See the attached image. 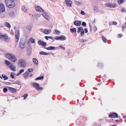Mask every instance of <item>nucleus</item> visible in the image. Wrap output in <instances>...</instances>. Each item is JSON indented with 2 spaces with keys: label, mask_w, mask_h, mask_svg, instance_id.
Masks as SVG:
<instances>
[{
  "label": "nucleus",
  "mask_w": 126,
  "mask_h": 126,
  "mask_svg": "<svg viewBox=\"0 0 126 126\" xmlns=\"http://www.w3.org/2000/svg\"><path fill=\"white\" fill-rule=\"evenodd\" d=\"M32 27L30 26H27V29L29 31H30L32 29Z\"/></svg>",
  "instance_id": "79ce46f5"
},
{
  "label": "nucleus",
  "mask_w": 126,
  "mask_h": 126,
  "mask_svg": "<svg viewBox=\"0 0 126 126\" xmlns=\"http://www.w3.org/2000/svg\"><path fill=\"white\" fill-rule=\"evenodd\" d=\"M126 27V23H125L124 25L122 27V29L123 30L124 28Z\"/></svg>",
  "instance_id": "de8ad7c7"
},
{
  "label": "nucleus",
  "mask_w": 126,
  "mask_h": 126,
  "mask_svg": "<svg viewBox=\"0 0 126 126\" xmlns=\"http://www.w3.org/2000/svg\"><path fill=\"white\" fill-rule=\"evenodd\" d=\"M28 95V94H25L23 95L22 96V97H24V99H25L26 98V97Z\"/></svg>",
  "instance_id": "c03bdc74"
},
{
  "label": "nucleus",
  "mask_w": 126,
  "mask_h": 126,
  "mask_svg": "<svg viewBox=\"0 0 126 126\" xmlns=\"http://www.w3.org/2000/svg\"><path fill=\"white\" fill-rule=\"evenodd\" d=\"M89 27L90 28V31L91 32L92 31V26L90 24L89 25Z\"/></svg>",
  "instance_id": "6e6d98bb"
},
{
  "label": "nucleus",
  "mask_w": 126,
  "mask_h": 126,
  "mask_svg": "<svg viewBox=\"0 0 126 126\" xmlns=\"http://www.w3.org/2000/svg\"><path fill=\"white\" fill-rule=\"evenodd\" d=\"M10 15L12 17H14L15 16V15L14 14V11H11L9 13Z\"/></svg>",
  "instance_id": "5701e85b"
},
{
  "label": "nucleus",
  "mask_w": 126,
  "mask_h": 126,
  "mask_svg": "<svg viewBox=\"0 0 126 126\" xmlns=\"http://www.w3.org/2000/svg\"><path fill=\"white\" fill-rule=\"evenodd\" d=\"M6 57L8 59L10 60L12 62H16L17 61V59L13 55L10 53L6 54L5 55Z\"/></svg>",
  "instance_id": "f257e3e1"
},
{
  "label": "nucleus",
  "mask_w": 126,
  "mask_h": 126,
  "mask_svg": "<svg viewBox=\"0 0 126 126\" xmlns=\"http://www.w3.org/2000/svg\"><path fill=\"white\" fill-rule=\"evenodd\" d=\"M29 40L32 43H34L35 42L34 39L32 38H30Z\"/></svg>",
  "instance_id": "c9c22d12"
},
{
  "label": "nucleus",
  "mask_w": 126,
  "mask_h": 126,
  "mask_svg": "<svg viewBox=\"0 0 126 126\" xmlns=\"http://www.w3.org/2000/svg\"><path fill=\"white\" fill-rule=\"evenodd\" d=\"M22 10L24 12H26L27 11V9L26 7L24 6H23L22 8Z\"/></svg>",
  "instance_id": "c85d7f7f"
},
{
  "label": "nucleus",
  "mask_w": 126,
  "mask_h": 126,
  "mask_svg": "<svg viewBox=\"0 0 126 126\" xmlns=\"http://www.w3.org/2000/svg\"><path fill=\"white\" fill-rule=\"evenodd\" d=\"M5 63L9 67L10 66V65L11 64V63L8 61L7 60L5 61Z\"/></svg>",
  "instance_id": "aec40b11"
},
{
  "label": "nucleus",
  "mask_w": 126,
  "mask_h": 126,
  "mask_svg": "<svg viewBox=\"0 0 126 126\" xmlns=\"http://www.w3.org/2000/svg\"><path fill=\"white\" fill-rule=\"evenodd\" d=\"M55 39L56 40L63 41L65 40L66 38L63 35L59 37L56 36Z\"/></svg>",
  "instance_id": "0eeeda50"
},
{
  "label": "nucleus",
  "mask_w": 126,
  "mask_h": 126,
  "mask_svg": "<svg viewBox=\"0 0 126 126\" xmlns=\"http://www.w3.org/2000/svg\"><path fill=\"white\" fill-rule=\"evenodd\" d=\"M18 66L21 67H25L26 66V63L25 61L23 60L20 59L18 61Z\"/></svg>",
  "instance_id": "7ed1b4c3"
},
{
  "label": "nucleus",
  "mask_w": 126,
  "mask_h": 126,
  "mask_svg": "<svg viewBox=\"0 0 126 126\" xmlns=\"http://www.w3.org/2000/svg\"><path fill=\"white\" fill-rule=\"evenodd\" d=\"M19 47L21 49H24L25 47V42L23 40H20L19 44Z\"/></svg>",
  "instance_id": "20e7f679"
},
{
  "label": "nucleus",
  "mask_w": 126,
  "mask_h": 126,
  "mask_svg": "<svg viewBox=\"0 0 126 126\" xmlns=\"http://www.w3.org/2000/svg\"><path fill=\"white\" fill-rule=\"evenodd\" d=\"M84 31H85V33H87L88 32V30L86 28H85L84 29Z\"/></svg>",
  "instance_id": "052dcab7"
},
{
  "label": "nucleus",
  "mask_w": 126,
  "mask_h": 126,
  "mask_svg": "<svg viewBox=\"0 0 126 126\" xmlns=\"http://www.w3.org/2000/svg\"><path fill=\"white\" fill-rule=\"evenodd\" d=\"M80 13L83 15H84L85 14L84 12L82 10H81Z\"/></svg>",
  "instance_id": "603ef678"
},
{
  "label": "nucleus",
  "mask_w": 126,
  "mask_h": 126,
  "mask_svg": "<svg viewBox=\"0 0 126 126\" xmlns=\"http://www.w3.org/2000/svg\"><path fill=\"white\" fill-rule=\"evenodd\" d=\"M35 8L36 10L37 11L40 12L42 13H45L44 11L41 7L39 6H35Z\"/></svg>",
  "instance_id": "6e6552de"
},
{
  "label": "nucleus",
  "mask_w": 126,
  "mask_h": 126,
  "mask_svg": "<svg viewBox=\"0 0 126 126\" xmlns=\"http://www.w3.org/2000/svg\"><path fill=\"white\" fill-rule=\"evenodd\" d=\"M121 11L122 12H126V9L125 8H122Z\"/></svg>",
  "instance_id": "a18cd8bd"
},
{
  "label": "nucleus",
  "mask_w": 126,
  "mask_h": 126,
  "mask_svg": "<svg viewBox=\"0 0 126 126\" xmlns=\"http://www.w3.org/2000/svg\"><path fill=\"white\" fill-rule=\"evenodd\" d=\"M51 32V30L50 29H46L44 30V33L45 34H49Z\"/></svg>",
  "instance_id": "dca6fc26"
},
{
  "label": "nucleus",
  "mask_w": 126,
  "mask_h": 126,
  "mask_svg": "<svg viewBox=\"0 0 126 126\" xmlns=\"http://www.w3.org/2000/svg\"><path fill=\"white\" fill-rule=\"evenodd\" d=\"M123 118L124 119H125L126 118V116H124L123 117Z\"/></svg>",
  "instance_id": "774afa93"
},
{
  "label": "nucleus",
  "mask_w": 126,
  "mask_h": 126,
  "mask_svg": "<svg viewBox=\"0 0 126 126\" xmlns=\"http://www.w3.org/2000/svg\"><path fill=\"white\" fill-rule=\"evenodd\" d=\"M102 38L103 41L105 43H106L107 41V39L105 37H104V36H102Z\"/></svg>",
  "instance_id": "c756f323"
},
{
  "label": "nucleus",
  "mask_w": 126,
  "mask_h": 126,
  "mask_svg": "<svg viewBox=\"0 0 126 126\" xmlns=\"http://www.w3.org/2000/svg\"><path fill=\"white\" fill-rule=\"evenodd\" d=\"M33 61L34 63L36 64H38V61L37 59L35 58L33 59Z\"/></svg>",
  "instance_id": "bb28decb"
},
{
  "label": "nucleus",
  "mask_w": 126,
  "mask_h": 126,
  "mask_svg": "<svg viewBox=\"0 0 126 126\" xmlns=\"http://www.w3.org/2000/svg\"><path fill=\"white\" fill-rule=\"evenodd\" d=\"M3 91L4 92V93H6V92L8 90V89H7V88H5V87L3 88Z\"/></svg>",
  "instance_id": "49530a36"
},
{
  "label": "nucleus",
  "mask_w": 126,
  "mask_h": 126,
  "mask_svg": "<svg viewBox=\"0 0 126 126\" xmlns=\"http://www.w3.org/2000/svg\"><path fill=\"white\" fill-rule=\"evenodd\" d=\"M75 3L76 4H77L78 5H79L80 4V3L79 2V1H76L75 2Z\"/></svg>",
  "instance_id": "5fc2aeb1"
},
{
  "label": "nucleus",
  "mask_w": 126,
  "mask_h": 126,
  "mask_svg": "<svg viewBox=\"0 0 126 126\" xmlns=\"http://www.w3.org/2000/svg\"><path fill=\"white\" fill-rule=\"evenodd\" d=\"M126 0H118L117 2L119 4H120L124 2Z\"/></svg>",
  "instance_id": "cd10ccee"
},
{
  "label": "nucleus",
  "mask_w": 126,
  "mask_h": 126,
  "mask_svg": "<svg viewBox=\"0 0 126 126\" xmlns=\"http://www.w3.org/2000/svg\"><path fill=\"white\" fill-rule=\"evenodd\" d=\"M15 36L16 38V42H18L19 40V32L18 31L16 30L15 32Z\"/></svg>",
  "instance_id": "39448f33"
},
{
  "label": "nucleus",
  "mask_w": 126,
  "mask_h": 126,
  "mask_svg": "<svg viewBox=\"0 0 126 126\" xmlns=\"http://www.w3.org/2000/svg\"><path fill=\"white\" fill-rule=\"evenodd\" d=\"M45 38L47 40L48 39V38H49L48 37V36H46Z\"/></svg>",
  "instance_id": "680f3d73"
},
{
  "label": "nucleus",
  "mask_w": 126,
  "mask_h": 126,
  "mask_svg": "<svg viewBox=\"0 0 126 126\" xmlns=\"http://www.w3.org/2000/svg\"><path fill=\"white\" fill-rule=\"evenodd\" d=\"M43 43H42V45H43L44 47H45L46 46V43L45 42H44L43 41Z\"/></svg>",
  "instance_id": "864d4df0"
},
{
  "label": "nucleus",
  "mask_w": 126,
  "mask_h": 126,
  "mask_svg": "<svg viewBox=\"0 0 126 126\" xmlns=\"http://www.w3.org/2000/svg\"><path fill=\"white\" fill-rule=\"evenodd\" d=\"M112 23L114 25H116L117 24V23L115 21H113Z\"/></svg>",
  "instance_id": "bf43d9fd"
},
{
  "label": "nucleus",
  "mask_w": 126,
  "mask_h": 126,
  "mask_svg": "<svg viewBox=\"0 0 126 126\" xmlns=\"http://www.w3.org/2000/svg\"><path fill=\"white\" fill-rule=\"evenodd\" d=\"M9 68L13 71H16V69L15 66L13 65H11L10 66Z\"/></svg>",
  "instance_id": "6ab92c4d"
},
{
  "label": "nucleus",
  "mask_w": 126,
  "mask_h": 126,
  "mask_svg": "<svg viewBox=\"0 0 126 126\" xmlns=\"http://www.w3.org/2000/svg\"><path fill=\"white\" fill-rule=\"evenodd\" d=\"M8 90L12 93H15L16 92V89L10 87H8Z\"/></svg>",
  "instance_id": "ddd939ff"
},
{
  "label": "nucleus",
  "mask_w": 126,
  "mask_h": 126,
  "mask_svg": "<svg viewBox=\"0 0 126 126\" xmlns=\"http://www.w3.org/2000/svg\"><path fill=\"white\" fill-rule=\"evenodd\" d=\"M70 31L72 33H75L76 32V29L75 28L73 29L72 28L70 29Z\"/></svg>",
  "instance_id": "b1692460"
},
{
  "label": "nucleus",
  "mask_w": 126,
  "mask_h": 126,
  "mask_svg": "<svg viewBox=\"0 0 126 126\" xmlns=\"http://www.w3.org/2000/svg\"><path fill=\"white\" fill-rule=\"evenodd\" d=\"M32 74H31L30 75V77H32Z\"/></svg>",
  "instance_id": "338daca9"
},
{
  "label": "nucleus",
  "mask_w": 126,
  "mask_h": 126,
  "mask_svg": "<svg viewBox=\"0 0 126 126\" xmlns=\"http://www.w3.org/2000/svg\"><path fill=\"white\" fill-rule=\"evenodd\" d=\"M29 74L28 73V72L27 71L25 73L23 74V75L25 78L26 79L29 75Z\"/></svg>",
  "instance_id": "4be33fe9"
},
{
  "label": "nucleus",
  "mask_w": 126,
  "mask_h": 126,
  "mask_svg": "<svg viewBox=\"0 0 126 126\" xmlns=\"http://www.w3.org/2000/svg\"><path fill=\"white\" fill-rule=\"evenodd\" d=\"M55 31L56 34H60V31L57 30H55Z\"/></svg>",
  "instance_id": "4c0bfd02"
},
{
  "label": "nucleus",
  "mask_w": 126,
  "mask_h": 126,
  "mask_svg": "<svg viewBox=\"0 0 126 126\" xmlns=\"http://www.w3.org/2000/svg\"><path fill=\"white\" fill-rule=\"evenodd\" d=\"M118 35L119 36V37H122L123 36V35L121 34H119Z\"/></svg>",
  "instance_id": "e2e57ef3"
},
{
  "label": "nucleus",
  "mask_w": 126,
  "mask_h": 126,
  "mask_svg": "<svg viewBox=\"0 0 126 126\" xmlns=\"http://www.w3.org/2000/svg\"><path fill=\"white\" fill-rule=\"evenodd\" d=\"M44 78V77L42 76L41 77H39L36 79V80H38L40 79H43Z\"/></svg>",
  "instance_id": "f704fd0d"
},
{
  "label": "nucleus",
  "mask_w": 126,
  "mask_h": 126,
  "mask_svg": "<svg viewBox=\"0 0 126 126\" xmlns=\"http://www.w3.org/2000/svg\"><path fill=\"white\" fill-rule=\"evenodd\" d=\"M80 41L81 42H83L84 41L87 42V40H85V39H82L80 40Z\"/></svg>",
  "instance_id": "09e8293b"
},
{
  "label": "nucleus",
  "mask_w": 126,
  "mask_h": 126,
  "mask_svg": "<svg viewBox=\"0 0 126 126\" xmlns=\"http://www.w3.org/2000/svg\"><path fill=\"white\" fill-rule=\"evenodd\" d=\"M13 83L14 84H16L19 85H21L20 82L18 80H17V81L14 82Z\"/></svg>",
  "instance_id": "e433bc0d"
},
{
  "label": "nucleus",
  "mask_w": 126,
  "mask_h": 126,
  "mask_svg": "<svg viewBox=\"0 0 126 126\" xmlns=\"http://www.w3.org/2000/svg\"><path fill=\"white\" fill-rule=\"evenodd\" d=\"M94 11H97L98 10V7L97 6H94Z\"/></svg>",
  "instance_id": "ea45409f"
},
{
  "label": "nucleus",
  "mask_w": 126,
  "mask_h": 126,
  "mask_svg": "<svg viewBox=\"0 0 126 126\" xmlns=\"http://www.w3.org/2000/svg\"><path fill=\"white\" fill-rule=\"evenodd\" d=\"M74 24L77 26H80L81 25V22L80 21H76L74 22Z\"/></svg>",
  "instance_id": "4468645a"
},
{
  "label": "nucleus",
  "mask_w": 126,
  "mask_h": 126,
  "mask_svg": "<svg viewBox=\"0 0 126 126\" xmlns=\"http://www.w3.org/2000/svg\"><path fill=\"white\" fill-rule=\"evenodd\" d=\"M110 7L111 8H115L116 7V5L114 3H110Z\"/></svg>",
  "instance_id": "2f4dec72"
},
{
  "label": "nucleus",
  "mask_w": 126,
  "mask_h": 126,
  "mask_svg": "<svg viewBox=\"0 0 126 126\" xmlns=\"http://www.w3.org/2000/svg\"><path fill=\"white\" fill-rule=\"evenodd\" d=\"M59 47L61 48L63 50H64L65 49V48L62 45H59Z\"/></svg>",
  "instance_id": "37998d69"
},
{
  "label": "nucleus",
  "mask_w": 126,
  "mask_h": 126,
  "mask_svg": "<svg viewBox=\"0 0 126 126\" xmlns=\"http://www.w3.org/2000/svg\"><path fill=\"white\" fill-rule=\"evenodd\" d=\"M41 16V15L39 14H37L36 16V18L38 20V19L39 17L40 16Z\"/></svg>",
  "instance_id": "a19ab883"
},
{
  "label": "nucleus",
  "mask_w": 126,
  "mask_h": 126,
  "mask_svg": "<svg viewBox=\"0 0 126 126\" xmlns=\"http://www.w3.org/2000/svg\"><path fill=\"white\" fill-rule=\"evenodd\" d=\"M109 116L110 117L114 118L118 117V114L115 112L110 113L109 115Z\"/></svg>",
  "instance_id": "9d476101"
},
{
  "label": "nucleus",
  "mask_w": 126,
  "mask_h": 126,
  "mask_svg": "<svg viewBox=\"0 0 126 126\" xmlns=\"http://www.w3.org/2000/svg\"><path fill=\"white\" fill-rule=\"evenodd\" d=\"M42 15L44 17V18H46L47 20H49V16L47 14H42Z\"/></svg>",
  "instance_id": "a211bd4d"
},
{
  "label": "nucleus",
  "mask_w": 126,
  "mask_h": 126,
  "mask_svg": "<svg viewBox=\"0 0 126 126\" xmlns=\"http://www.w3.org/2000/svg\"><path fill=\"white\" fill-rule=\"evenodd\" d=\"M4 36V35H0V39H2L3 38Z\"/></svg>",
  "instance_id": "3c124183"
},
{
  "label": "nucleus",
  "mask_w": 126,
  "mask_h": 126,
  "mask_svg": "<svg viewBox=\"0 0 126 126\" xmlns=\"http://www.w3.org/2000/svg\"><path fill=\"white\" fill-rule=\"evenodd\" d=\"M45 48L49 50H52L56 49L55 47L53 46H50L48 47H45Z\"/></svg>",
  "instance_id": "2eb2a0df"
},
{
  "label": "nucleus",
  "mask_w": 126,
  "mask_h": 126,
  "mask_svg": "<svg viewBox=\"0 0 126 126\" xmlns=\"http://www.w3.org/2000/svg\"><path fill=\"white\" fill-rule=\"evenodd\" d=\"M31 53V50L30 48L28 50H27V54L30 56Z\"/></svg>",
  "instance_id": "412c9836"
},
{
  "label": "nucleus",
  "mask_w": 126,
  "mask_h": 126,
  "mask_svg": "<svg viewBox=\"0 0 126 126\" xmlns=\"http://www.w3.org/2000/svg\"><path fill=\"white\" fill-rule=\"evenodd\" d=\"M86 25V23L84 22H82V25L84 26H85Z\"/></svg>",
  "instance_id": "8fccbe9b"
},
{
  "label": "nucleus",
  "mask_w": 126,
  "mask_h": 126,
  "mask_svg": "<svg viewBox=\"0 0 126 126\" xmlns=\"http://www.w3.org/2000/svg\"><path fill=\"white\" fill-rule=\"evenodd\" d=\"M4 38L5 40V41L6 42H8V36L7 35H4Z\"/></svg>",
  "instance_id": "a878e982"
},
{
  "label": "nucleus",
  "mask_w": 126,
  "mask_h": 126,
  "mask_svg": "<svg viewBox=\"0 0 126 126\" xmlns=\"http://www.w3.org/2000/svg\"><path fill=\"white\" fill-rule=\"evenodd\" d=\"M43 42V41L39 40L38 41V44H39V45H42Z\"/></svg>",
  "instance_id": "58836bf2"
},
{
  "label": "nucleus",
  "mask_w": 126,
  "mask_h": 126,
  "mask_svg": "<svg viewBox=\"0 0 126 126\" xmlns=\"http://www.w3.org/2000/svg\"><path fill=\"white\" fill-rule=\"evenodd\" d=\"M5 10L3 4H0V14Z\"/></svg>",
  "instance_id": "f8f14e48"
},
{
  "label": "nucleus",
  "mask_w": 126,
  "mask_h": 126,
  "mask_svg": "<svg viewBox=\"0 0 126 126\" xmlns=\"http://www.w3.org/2000/svg\"><path fill=\"white\" fill-rule=\"evenodd\" d=\"M33 70V69L32 68H30L27 71V72H28V73L29 74V73L30 72H32Z\"/></svg>",
  "instance_id": "72a5a7b5"
},
{
  "label": "nucleus",
  "mask_w": 126,
  "mask_h": 126,
  "mask_svg": "<svg viewBox=\"0 0 126 126\" xmlns=\"http://www.w3.org/2000/svg\"><path fill=\"white\" fill-rule=\"evenodd\" d=\"M20 74V73H17L16 74V76H18Z\"/></svg>",
  "instance_id": "69168bd1"
},
{
  "label": "nucleus",
  "mask_w": 126,
  "mask_h": 126,
  "mask_svg": "<svg viewBox=\"0 0 126 126\" xmlns=\"http://www.w3.org/2000/svg\"><path fill=\"white\" fill-rule=\"evenodd\" d=\"M4 24L7 27L10 28L11 27L10 25L8 22H5L4 23Z\"/></svg>",
  "instance_id": "473e14b6"
},
{
  "label": "nucleus",
  "mask_w": 126,
  "mask_h": 126,
  "mask_svg": "<svg viewBox=\"0 0 126 126\" xmlns=\"http://www.w3.org/2000/svg\"><path fill=\"white\" fill-rule=\"evenodd\" d=\"M32 85L33 86H34L35 88L38 90H41L42 89V87H40L38 83L33 82L32 83Z\"/></svg>",
  "instance_id": "1a4fd4ad"
},
{
  "label": "nucleus",
  "mask_w": 126,
  "mask_h": 126,
  "mask_svg": "<svg viewBox=\"0 0 126 126\" xmlns=\"http://www.w3.org/2000/svg\"><path fill=\"white\" fill-rule=\"evenodd\" d=\"M48 37L49 38H50L51 39H53V37L51 36H48Z\"/></svg>",
  "instance_id": "0e129e2a"
},
{
  "label": "nucleus",
  "mask_w": 126,
  "mask_h": 126,
  "mask_svg": "<svg viewBox=\"0 0 126 126\" xmlns=\"http://www.w3.org/2000/svg\"><path fill=\"white\" fill-rule=\"evenodd\" d=\"M39 54L41 55H47L49 54V53H47L46 52L42 51L39 52Z\"/></svg>",
  "instance_id": "f3484780"
},
{
  "label": "nucleus",
  "mask_w": 126,
  "mask_h": 126,
  "mask_svg": "<svg viewBox=\"0 0 126 126\" xmlns=\"http://www.w3.org/2000/svg\"><path fill=\"white\" fill-rule=\"evenodd\" d=\"M15 75V73L13 72H12L10 74L11 77L12 79H13L15 78L14 75Z\"/></svg>",
  "instance_id": "7c9ffc66"
},
{
  "label": "nucleus",
  "mask_w": 126,
  "mask_h": 126,
  "mask_svg": "<svg viewBox=\"0 0 126 126\" xmlns=\"http://www.w3.org/2000/svg\"><path fill=\"white\" fill-rule=\"evenodd\" d=\"M110 3H107L106 4V6L108 7H110Z\"/></svg>",
  "instance_id": "13d9d810"
},
{
  "label": "nucleus",
  "mask_w": 126,
  "mask_h": 126,
  "mask_svg": "<svg viewBox=\"0 0 126 126\" xmlns=\"http://www.w3.org/2000/svg\"><path fill=\"white\" fill-rule=\"evenodd\" d=\"M5 2L7 6L10 8L13 7L15 5L14 1L13 0H5Z\"/></svg>",
  "instance_id": "f03ea898"
},
{
  "label": "nucleus",
  "mask_w": 126,
  "mask_h": 126,
  "mask_svg": "<svg viewBox=\"0 0 126 126\" xmlns=\"http://www.w3.org/2000/svg\"><path fill=\"white\" fill-rule=\"evenodd\" d=\"M65 3L67 6L71 7L72 6V2L70 0H66Z\"/></svg>",
  "instance_id": "9b49d317"
},
{
  "label": "nucleus",
  "mask_w": 126,
  "mask_h": 126,
  "mask_svg": "<svg viewBox=\"0 0 126 126\" xmlns=\"http://www.w3.org/2000/svg\"><path fill=\"white\" fill-rule=\"evenodd\" d=\"M1 76L3 78L4 80H6L8 79V77L4 74L2 75Z\"/></svg>",
  "instance_id": "393cba45"
},
{
  "label": "nucleus",
  "mask_w": 126,
  "mask_h": 126,
  "mask_svg": "<svg viewBox=\"0 0 126 126\" xmlns=\"http://www.w3.org/2000/svg\"><path fill=\"white\" fill-rule=\"evenodd\" d=\"M77 28L78 29L77 31V32L79 33L80 32L81 35L82 36H83L84 34V31L82 27H80L79 28L77 27Z\"/></svg>",
  "instance_id": "423d86ee"
},
{
  "label": "nucleus",
  "mask_w": 126,
  "mask_h": 126,
  "mask_svg": "<svg viewBox=\"0 0 126 126\" xmlns=\"http://www.w3.org/2000/svg\"><path fill=\"white\" fill-rule=\"evenodd\" d=\"M24 70L23 69H22L20 71L19 73L21 74L22 72H24Z\"/></svg>",
  "instance_id": "4d7b16f0"
}]
</instances>
